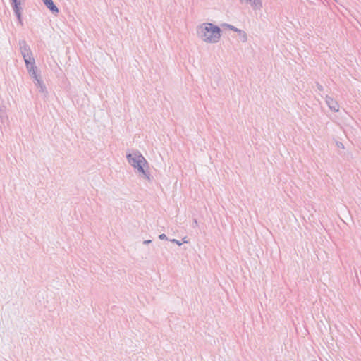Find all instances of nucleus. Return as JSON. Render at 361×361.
I'll list each match as a JSON object with an SVG mask.
<instances>
[{
    "instance_id": "f257e3e1",
    "label": "nucleus",
    "mask_w": 361,
    "mask_h": 361,
    "mask_svg": "<svg viewBox=\"0 0 361 361\" xmlns=\"http://www.w3.org/2000/svg\"><path fill=\"white\" fill-rule=\"evenodd\" d=\"M221 28L212 23H204L197 27V36L208 43L218 42L221 38Z\"/></svg>"
},
{
    "instance_id": "f03ea898",
    "label": "nucleus",
    "mask_w": 361,
    "mask_h": 361,
    "mask_svg": "<svg viewBox=\"0 0 361 361\" xmlns=\"http://www.w3.org/2000/svg\"><path fill=\"white\" fill-rule=\"evenodd\" d=\"M128 162L135 169H137L138 172L142 175V177L149 181H152V177L149 171L145 170V166L148 165V162L142 154L136 150L133 153L126 154Z\"/></svg>"
},
{
    "instance_id": "7ed1b4c3",
    "label": "nucleus",
    "mask_w": 361,
    "mask_h": 361,
    "mask_svg": "<svg viewBox=\"0 0 361 361\" xmlns=\"http://www.w3.org/2000/svg\"><path fill=\"white\" fill-rule=\"evenodd\" d=\"M20 51L23 59H28L29 56L32 57L33 54L30 46L25 40L19 41Z\"/></svg>"
},
{
    "instance_id": "20e7f679",
    "label": "nucleus",
    "mask_w": 361,
    "mask_h": 361,
    "mask_svg": "<svg viewBox=\"0 0 361 361\" xmlns=\"http://www.w3.org/2000/svg\"><path fill=\"white\" fill-rule=\"evenodd\" d=\"M11 6L13 9L15 15L16 16L18 22L20 25H23L22 17H21V7L20 0H11Z\"/></svg>"
},
{
    "instance_id": "39448f33",
    "label": "nucleus",
    "mask_w": 361,
    "mask_h": 361,
    "mask_svg": "<svg viewBox=\"0 0 361 361\" xmlns=\"http://www.w3.org/2000/svg\"><path fill=\"white\" fill-rule=\"evenodd\" d=\"M326 103L329 108L334 111L338 112L339 111V104L332 97L329 96L326 97Z\"/></svg>"
},
{
    "instance_id": "423d86ee",
    "label": "nucleus",
    "mask_w": 361,
    "mask_h": 361,
    "mask_svg": "<svg viewBox=\"0 0 361 361\" xmlns=\"http://www.w3.org/2000/svg\"><path fill=\"white\" fill-rule=\"evenodd\" d=\"M47 8L54 14H57L59 11L52 0H42Z\"/></svg>"
},
{
    "instance_id": "0eeeda50",
    "label": "nucleus",
    "mask_w": 361,
    "mask_h": 361,
    "mask_svg": "<svg viewBox=\"0 0 361 361\" xmlns=\"http://www.w3.org/2000/svg\"><path fill=\"white\" fill-rule=\"evenodd\" d=\"M8 118L6 114V106L0 102V122L3 124L7 123Z\"/></svg>"
},
{
    "instance_id": "6e6552de",
    "label": "nucleus",
    "mask_w": 361,
    "mask_h": 361,
    "mask_svg": "<svg viewBox=\"0 0 361 361\" xmlns=\"http://www.w3.org/2000/svg\"><path fill=\"white\" fill-rule=\"evenodd\" d=\"M24 61H25V66H26L27 71L29 70H31L33 68H37V66L35 65V59L33 56L32 57L29 56L28 59H24Z\"/></svg>"
},
{
    "instance_id": "1a4fd4ad",
    "label": "nucleus",
    "mask_w": 361,
    "mask_h": 361,
    "mask_svg": "<svg viewBox=\"0 0 361 361\" xmlns=\"http://www.w3.org/2000/svg\"><path fill=\"white\" fill-rule=\"evenodd\" d=\"M247 2L250 4L254 10H260L263 6L262 0H247Z\"/></svg>"
},
{
    "instance_id": "9d476101",
    "label": "nucleus",
    "mask_w": 361,
    "mask_h": 361,
    "mask_svg": "<svg viewBox=\"0 0 361 361\" xmlns=\"http://www.w3.org/2000/svg\"><path fill=\"white\" fill-rule=\"evenodd\" d=\"M35 85L39 89L41 92H46V86L40 78L34 80Z\"/></svg>"
},
{
    "instance_id": "9b49d317",
    "label": "nucleus",
    "mask_w": 361,
    "mask_h": 361,
    "mask_svg": "<svg viewBox=\"0 0 361 361\" xmlns=\"http://www.w3.org/2000/svg\"><path fill=\"white\" fill-rule=\"evenodd\" d=\"M226 25L230 30H233L234 32H239L240 34H243V41H246L247 40L246 33L244 31H242L241 30L234 27L233 25H229V24H226Z\"/></svg>"
},
{
    "instance_id": "f8f14e48",
    "label": "nucleus",
    "mask_w": 361,
    "mask_h": 361,
    "mask_svg": "<svg viewBox=\"0 0 361 361\" xmlns=\"http://www.w3.org/2000/svg\"><path fill=\"white\" fill-rule=\"evenodd\" d=\"M37 68H33L28 71L29 75L33 78L34 80H37V78H40V75L37 73Z\"/></svg>"
},
{
    "instance_id": "ddd939ff",
    "label": "nucleus",
    "mask_w": 361,
    "mask_h": 361,
    "mask_svg": "<svg viewBox=\"0 0 361 361\" xmlns=\"http://www.w3.org/2000/svg\"><path fill=\"white\" fill-rule=\"evenodd\" d=\"M316 86L319 91L322 92L324 90L323 86L317 82H316Z\"/></svg>"
},
{
    "instance_id": "4468645a",
    "label": "nucleus",
    "mask_w": 361,
    "mask_h": 361,
    "mask_svg": "<svg viewBox=\"0 0 361 361\" xmlns=\"http://www.w3.org/2000/svg\"><path fill=\"white\" fill-rule=\"evenodd\" d=\"M192 228H196L198 226V222L196 219H194L192 223Z\"/></svg>"
},
{
    "instance_id": "2eb2a0df",
    "label": "nucleus",
    "mask_w": 361,
    "mask_h": 361,
    "mask_svg": "<svg viewBox=\"0 0 361 361\" xmlns=\"http://www.w3.org/2000/svg\"><path fill=\"white\" fill-rule=\"evenodd\" d=\"M170 241L177 244L179 246H180L182 245V243L180 242L178 240H176V239H171V240H170Z\"/></svg>"
},
{
    "instance_id": "dca6fc26",
    "label": "nucleus",
    "mask_w": 361,
    "mask_h": 361,
    "mask_svg": "<svg viewBox=\"0 0 361 361\" xmlns=\"http://www.w3.org/2000/svg\"><path fill=\"white\" fill-rule=\"evenodd\" d=\"M159 238L160 240H168L167 236H166V234H164V233L160 234V235H159Z\"/></svg>"
},
{
    "instance_id": "f3484780",
    "label": "nucleus",
    "mask_w": 361,
    "mask_h": 361,
    "mask_svg": "<svg viewBox=\"0 0 361 361\" xmlns=\"http://www.w3.org/2000/svg\"><path fill=\"white\" fill-rule=\"evenodd\" d=\"M336 145L340 148H344V145L342 142H337Z\"/></svg>"
},
{
    "instance_id": "a211bd4d",
    "label": "nucleus",
    "mask_w": 361,
    "mask_h": 361,
    "mask_svg": "<svg viewBox=\"0 0 361 361\" xmlns=\"http://www.w3.org/2000/svg\"><path fill=\"white\" fill-rule=\"evenodd\" d=\"M151 243H152L151 240H145L143 241V244H145V245H148V244H149Z\"/></svg>"
},
{
    "instance_id": "6ab92c4d",
    "label": "nucleus",
    "mask_w": 361,
    "mask_h": 361,
    "mask_svg": "<svg viewBox=\"0 0 361 361\" xmlns=\"http://www.w3.org/2000/svg\"><path fill=\"white\" fill-rule=\"evenodd\" d=\"M185 238H186L185 237L183 238V241L184 243H188V241L185 240Z\"/></svg>"
}]
</instances>
